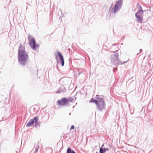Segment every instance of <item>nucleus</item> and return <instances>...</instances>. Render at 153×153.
<instances>
[{"instance_id":"obj_25","label":"nucleus","mask_w":153,"mask_h":153,"mask_svg":"<svg viewBox=\"0 0 153 153\" xmlns=\"http://www.w3.org/2000/svg\"><path fill=\"white\" fill-rule=\"evenodd\" d=\"M69 115H71V113H70Z\"/></svg>"},{"instance_id":"obj_2","label":"nucleus","mask_w":153,"mask_h":153,"mask_svg":"<svg viewBox=\"0 0 153 153\" xmlns=\"http://www.w3.org/2000/svg\"><path fill=\"white\" fill-rule=\"evenodd\" d=\"M137 7L138 10L135 13V16L136 18V20L138 23H142L143 21V11L141 6L139 3L137 5Z\"/></svg>"},{"instance_id":"obj_8","label":"nucleus","mask_w":153,"mask_h":153,"mask_svg":"<svg viewBox=\"0 0 153 153\" xmlns=\"http://www.w3.org/2000/svg\"><path fill=\"white\" fill-rule=\"evenodd\" d=\"M59 82L63 86H68L71 83V79L68 77H63L59 79Z\"/></svg>"},{"instance_id":"obj_9","label":"nucleus","mask_w":153,"mask_h":153,"mask_svg":"<svg viewBox=\"0 0 153 153\" xmlns=\"http://www.w3.org/2000/svg\"><path fill=\"white\" fill-rule=\"evenodd\" d=\"M30 46L33 50H35L39 45L36 44L35 39L33 37L30 40Z\"/></svg>"},{"instance_id":"obj_24","label":"nucleus","mask_w":153,"mask_h":153,"mask_svg":"<svg viewBox=\"0 0 153 153\" xmlns=\"http://www.w3.org/2000/svg\"><path fill=\"white\" fill-rule=\"evenodd\" d=\"M76 93L75 94V96H76Z\"/></svg>"},{"instance_id":"obj_3","label":"nucleus","mask_w":153,"mask_h":153,"mask_svg":"<svg viewBox=\"0 0 153 153\" xmlns=\"http://www.w3.org/2000/svg\"><path fill=\"white\" fill-rule=\"evenodd\" d=\"M96 98L98 100V102L96 105L97 109L99 111L104 110L105 108V104L103 98H100L99 96L96 95Z\"/></svg>"},{"instance_id":"obj_14","label":"nucleus","mask_w":153,"mask_h":153,"mask_svg":"<svg viewBox=\"0 0 153 153\" xmlns=\"http://www.w3.org/2000/svg\"><path fill=\"white\" fill-rule=\"evenodd\" d=\"M67 153H76V152L70 147H68L67 150Z\"/></svg>"},{"instance_id":"obj_4","label":"nucleus","mask_w":153,"mask_h":153,"mask_svg":"<svg viewBox=\"0 0 153 153\" xmlns=\"http://www.w3.org/2000/svg\"><path fill=\"white\" fill-rule=\"evenodd\" d=\"M119 54L117 53H116L111 55V62L114 65H122L127 62L128 61L124 62L123 63L120 61L119 58Z\"/></svg>"},{"instance_id":"obj_5","label":"nucleus","mask_w":153,"mask_h":153,"mask_svg":"<svg viewBox=\"0 0 153 153\" xmlns=\"http://www.w3.org/2000/svg\"><path fill=\"white\" fill-rule=\"evenodd\" d=\"M40 121H39L38 117H35L33 119L30 120L27 123L26 126H30L35 123V127L36 128H38L40 127Z\"/></svg>"},{"instance_id":"obj_22","label":"nucleus","mask_w":153,"mask_h":153,"mask_svg":"<svg viewBox=\"0 0 153 153\" xmlns=\"http://www.w3.org/2000/svg\"><path fill=\"white\" fill-rule=\"evenodd\" d=\"M66 43L67 44H68H68H69V43H68V42H66Z\"/></svg>"},{"instance_id":"obj_7","label":"nucleus","mask_w":153,"mask_h":153,"mask_svg":"<svg viewBox=\"0 0 153 153\" xmlns=\"http://www.w3.org/2000/svg\"><path fill=\"white\" fill-rule=\"evenodd\" d=\"M122 0H119L117 1L114 8L112 9V13L114 14H115L119 12L122 6Z\"/></svg>"},{"instance_id":"obj_18","label":"nucleus","mask_w":153,"mask_h":153,"mask_svg":"<svg viewBox=\"0 0 153 153\" xmlns=\"http://www.w3.org/2000/svg\"><path fill=\"white\" fill-rule=\"evenodd\" d=\"M30 36L28 35V39H29Z\"/></svg>"},{"instance_id":"obj_10","label":"nucleus","mask_w":153,"mask_h":153,"mask_svg":"<svg viewBox=\"0 0 153 153\" xmlns=\"http://www.w3.org/2000/svg\"><path fill=\"white\" fill-rule=\"evenodd\" d=\"M57 103L60 105H68V103L67 101V98L63 97L61 100H58L57 101Z\"/></svg>"},{"instance_id":"obj_15","label":"nucleus","mask_w":153,"mask_h":153,"mask_svg":"<svg viewBox=\"0 0 153 153\" xmlns=\"http://www.w3.org/2000/svg\"><path fill=\"white\" fill-rule=\"evenodd\" d=\"M39 143H38L35 148V151L34 152V153H36L38 151V150L39 149Z\"/></svg>"},{"instance_id":"obj_16","label":"nucleus","mask_w":153,"mask_h":153,"mask_svg":"<svg viewBox=\"0 0 153 153\" xmlns=\"http://www.w3.org/2000/svg\"><path fill=\"white\" fill-rule=\"evenodd\" d=\"M90 102H95L96 104V105L97 103V102H98V100H96L94 99L93 98H92L90 101Z\"/></svg>"},{"instance_id":"obj_11","label":"nucleus","mask_w":153,"mask_h":153,"mask_svg":"<svg viewBox=\"0 0 153 153\" xmlns=\"http://www.w3.org/2000/svg\"><path fill=\"white\" fill-rule=\"evenodd\" d=\"M66 91V89L64 86L62 85L59 88L58 91L56 92L57 94L63 93Z\"/></svg>"},{"instance_id":"obj_12","label":"nucleus","mask_w":153,"mask_h":153,"mask_svg":"<svg viewBox=\"0 0 153 153\" xmlns=\"http://www.w3.org/2000/svg\"><path fill=\"white\" fill-rule=\"evenodd\" d=\"M67 98L68 103L69 102H74L75 101L76 97L74 96V97H69Z\"/></svg>"},{"instance_id":"obj_19","label":"nucleus","mask_w":153,"mask_h":153,"mask_svg":"<svg viewBox=\"0 0 153 153\" xmlns=\"http://www.w3.org/2000/svg\"><path fill=\"white\" fill-rule=\"evenodd\" d=\"M104 144H103L102 146L101 147H102L104 146Z\"/></svg>"},{"instance_id":"obj_21","label":"nucleus","mask_w":153,"mask_h":153,"mask_svg":"<svg viewBox=\"0 0 153 153\" xmlns=\"http://www.w3.org/2000/svg\"><path fill=\"white\" fill-rule=\"evenodd\" d=\"M76 86L75 87V89H76Z\"/></svg>"},{"instance_id":"obj_13","label":"nucleus","mask_w":153,"mask_h":153,"mask_svg":"<svg viewBox=\"0 0 153 153\" xmlns=\"http://www.w3.org/2000/svg\"><path fill=\"white\" fill-rule=\"evenodd\" d=\"M109 150V149L108 148L100 147V153H105V152L108 151Z\"/></svg>"},{"instance_id":"obj_20","label":"nucleus","mask_w":153,"mask_h":153,"mask_svg":"<svg viewBox=\"0 0 153 153\" xmlns=\"http://www.w3.org/2000/svg\"><path fill=\"white\" fill-rule=\"evenodd\" d=\"M140 52H141L142 50L141 49H140Z\"/></svg>"},{"instance_id":"obj_6","label":"nucleus","mask_w":153,"mask_h":153,"mask_svg":"<svg viewBox=\"0 0 153 153\" xmlns=\"http://www.w3.org/2000/svg\"><path fill=\"white\" fill-rule=\"evenodd\" d=\"M55 59L58 64L61 63V66H63L64 65V61L63 57L61 53L58 51L57 52V54L55 53Z\"/></svg>"},{"instance_id":"obj_1","label":"nucleus","mask_w":153,"mask_h":153,"mask_svg":"<svg viewBox=\"0 0 153 153\" xmlns=\"http://www.w3.org/2000/svg\"><path fill=\"white\" fill-rule=\"evenodd\" d=\"M18 60L19 64L21 65H25L29 59V56L25 48L20 44L19 47L18 52Z\"/></svg>"},{"instance_id":"obj_23","label":"nucleus","mask_w":153,"mask_h":153,"mask_svg":"<svg viewBox=\"0 0 153 153\" xmlns=\"http://www.w3.org/2000/svg\"><path fill=\"white\" fill-rule=\"evenodd\" d=\"M114 70H115V68H114V69H113V70H114Z\"/></svg>"},{"instance_id":"obj_17","label":"nucleus","mask_w":153,"mask_h":153,"mask_svg":"<svg viewBox=\"0 0 153 153\" xmlns=\"http://www.w3.org/2000/svg\"><path fill=\"white\" fill-rule=\"evenodd\" d=\"M74 126L72 125L71 126V127L70 128V129L71 130V129H74Z\"/></svg>"}]
</instances>
